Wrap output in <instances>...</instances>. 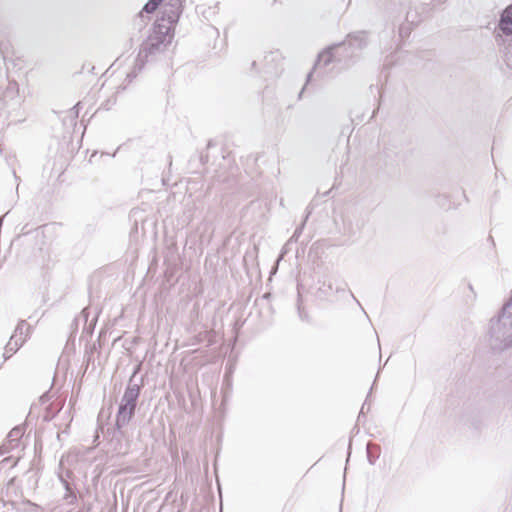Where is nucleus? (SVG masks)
<instances>
[{
    "instance_id": "nucleus-1",
    "label": "nucleus",
    "mask_w": 512,
    "mask_h": 512,
    "mask_svg": "<svg viewBox=\"0 0 512 512\" xmlns=\"http://www.w3.org/2000/svg\"><path fill=\"white\" fill-rule=\"evenodd\" d=\"M172 39L173 34H168L167 28L163 26L161 28L159 25L157 29L152 27L149 35L141 44L133 70L127 74V80L131 82L147 63L156 60L159 55L164 53Z\"/></svg>"
},
{
    "instance_id": "nucleus-2",
    "label": "nucleus",
    "mask_w": 512,
    "mask_h": 512,
    "mask_svg": "<svg viewBox=\"0 0 512 512\" xmlns=\"http://www.w3.org/2000/svg\"><path fill=\"white\" fill-rule=\"evenodd\" d=\"M491 349L504 351L512 347V296L489 321Z\"/></svg>"
},
{
    "instance_id": "nucleus-3",
    "label": "nucleus",
    "mask_w": 512,
    "mask_h": 512,
    "mask_svg": "<svg viewBox=\"0 0 512 512\" xmlns=\"http://www.w3.org/2000/svg\"><path fill=\"white\" fill-rule=\"evenodd\" d=\"M494 37L507 66L512 69V4L500 13Z\"/></svg>"
},
{
    "instance_id": "nucleus-4",
    "label": "nucleus",
    "mask_w": 512,
    "mask_h": 512,
    "mask_svg": "<svg viewBox=\"0 0 512 512\" xmlns=\"http://www.w3.org/2000/svg\"><path fill=\"white\" fill-rule=\"evenodd\" d=\"M367 45V33L365 31H358L349 34L347 40L343 43H339L332 47H329L318 56V63L323 62L324 66H328L330 63L335 61L336 55L342 49H347V46L351 49L361 50ZM351 57L354 56V50L349 54Z\"/></svg>"
},
{
    "instance_id": "nucleus-5",
    "label": "nucleus",
    "mask_w": 512,
    "mask_h": 512,
    "mask_svg": "<svg viewBox=\"0 0 512 512\" xmlns=\"http://www.w3.org/2000/svg\"><path fill=\"white\" fill-rule=\"evenodd\" d=\"M181 13L182 0H170V2L165 5L161 17L154 22L152 27L157 29L158 25L161 28L163 26L168 29V34L174 35V26L178 22Z\"/></svg>"
},
{
    "instance_id": "nucleus-6",
    "label": "nucleus",
    "mask_w": 512,
    "mask_h": 512,
    "mask_svg": "<svg viewBox=\"0 0 512 512\" xmlns=\"http://www.w3.org/2000/svg\"><path fill=\"white\" fill-rule=\"evenodd\" d=\"M142 386L143 379L140 383H132V379H129L118 409L136 410Z\"/></svg>"
},
{
    "instance_id": "nucleus-7",
    "label": "nucleus",
    "mask_w": 512,
    "mask_h": 512,
    "mask_svg": "<svg viewBox=\"0 0 512 512\" xmlns=\"http://www.w3.org/2000/svg\"><path fill=\"white\" fill-rule=\"evenodd\" d=\"M25 433V427L22 425L15 426L7 435L5 442L0 447V455L17 448Z\"/></svg>"
},
{
    "instance_id": "nucleus-8",
    "label": "nucleus",
    "mask_w": 512,
    "mask_h": 512,
    "mask_svg": "<svg viewBox=\"0 0 512 512\" xmlns=\"http://www.w3.org/2000/svg\"><path fill=\"white\" fill-rule=\"evenodd\" d=\"M136 410H124V409H118L115 417V431L113 438H118V441L120 438L124 437V431L123 428L126 427L129 422L132 420L133 416L135 415Z\"/></svg>"
},
{
    "instance_id": "nucleus-9",
    "label": "nucleus",
    "mask_w": 512,
    "mask_h": 512,
    "mask_svg": "<svg viewBox=\"0 0 512 512\" xmlns=\"http://www.w3.org/2000/svg\"><path fill=\"white\" fill-rule=\"evenodd\" d=\"M26 338H16V335H12L5 346V352L3 354L4 359H9L14 353H16L20 347L25 343Z\"/></svg>"
},
{
    "instance_id": "nucleus-10",
    "label": "nucleus",
    "mask_w": 512,
    "mask_h": 512,
    "mask_svg": "<svg viewBox=\"0 0 512 512\" xmlns=\"http://www.w3.org/2000/svg\"><path fill=\"white\" fill-rule=\"evenodd\" d=\"M158 5L153 0H148L142 10L139 12L137 16V25H139V29L142 28V26L146 25L145 17L143 13L151 14L154 13L158 9Z\"/></svg>"
},
{
    "instance_id": "nucleus-11",
    "label": "nucleus",
    "mask_w": 512,
    "mask_h": 512,
    "mask_svg": "<svg viewBox=\"0 0 512 512\" xmlns=\"http://www.w3.org/2000/svg\"><path fill=\"white\" fill-rule=\"evenodd\" d=\"M59 479H60L61 483L63 484V487H64V489L66 491L65 495H64V499H65L66 503L68 505L76 504V502H77V495L74 492L71 484L66 479H64V477L62 475H59Z\"/></svg>"
},
{
    "instance_id": "nucleus-12",
    "label": "nucleus",
    "mask_w": 512,
    "mask_h": 512,
    "mask_svg": "<svg viewBox=\"0 0 512 512\" xmlns=\"http://www.w3.org/2000/svg\"><path fill=\"white\" fill-rule=\"evenodd\" d=\"M31 326L27 324L26 320H20L15 328L13 335H16V338H28L30 335Z\"/></svg>"
},
{
    "instance_id": "nucleus-13",
    "label": "nucleus",
    "mask_w": 512,
    "mask_h": 512,
    "mask_svg": "<svg viewBox=\"0 0 512 512\" xmlns=\"http://www.w3.org/2000/svg\"><path fill=\"white\" fill-rule=\"evenodd\" d=\"M309 216H310V211L307 212L302 223L295 229L293 235L288 240V244H292V243H295L298 241L299 237L301 236V234L303 232V229L305 227L306 221L308 220Z\"/></svg>"
},
{
    "instance_id": "nucleus-14",
    "label": "nucleus",
    "mask_w": 512,
    "mask_h": 512,
    "mask_svg": "<svg viewBox=\"0 0 512 512\" xmlns=\"http://www.w3.org/2000/svg\"><path fill=\"white\" fill-rule=\"evenodd\" d=\"M297 311H298V316L299 318L302 320V321H308L309 318H308V314L307 312L304 310L303 306H302V299H301V295L300 293H298V299H297Z\"/></svg>"
},
{
    "instance_id": "nucleus-15",
    "label": "nucleus",
    "mask_w": 512,
    "mask_h": 512,
    "mask_svg": "<svg viewBox=\"0 0 512 512\" xmlns=\"http://www.w3.org/2000/svg\"><path fill=\"white\" fill-rule=\"evenodd\" d=\"M57 413H58V410H54L50 406H48L45 409V413L43 415V420L45 422H49L56 416Z\"/></svg>"
},
{
    "instance_id": "nucleus-16",
    "label": "nucleus",
    "mask_w": 512,
    "mask_h": 512,
    "mask_svg": "<svg viewBox=\"0 0 512 512\" xmlns=\"http://www.w3.org/2000/svg\"><path fill=\"white\" fill-rule=\"evenodd\" d=\"M368 397L366 398L365 402L363 403L361 410L358 415V421H361V418L365 415V410L369 411L370 405L367 403Z\"/></svg>"
},
{
    "instance_id": "nucleus-17",
    "label": "nucleus",
    "mask_w": 512,
    "mask_h": 512,
    "mask_svg": "<svg viewBox=\"0 0 512 512\" xmlns=\"http://www.w3.org/2000/svg\"><path fill=\"white\" fill-rule=\"evenodd\" d=\"M50 399H51L50 392H49V391H47V392L43 393V394L40 396L39 401L41 402V404H45V403H47Z\"/></svg>"
},
{
    "instance_id": "nucleus-18",
    "label": "nucleus",
    "mask_w": 512,
    "mask_h": 512,
    "mask_svg": "<svg viewBox=\"0 0 512 512\" xmlns=\"http://www.w3.org/2000/svg\"><path fill=\"white\" fill-rule=\"evenodd\" d=\"M290 244H288V242L284 245V247L282 248V251H281V254L280 256L278 257L277 259V262L281 261L283 256L287 253V247L289 246Z\"/></svg>"
},
{
    "instance_id": "nucleus-19",
    "label": "nucleus",
    "mask_w": 512,
    "mask_h": 512,
    "mask_svg": "<svg viewBox=\"0 0 512 512\" xmlns=\"http://www.w3.org/2000/svg\"><path fill=\"white\" fill-rule=\"evenodd\" d=\"M367 459L371 465H374L377 457H374L369 451L367 452Z\"/></svg>"
},
{
    "instance_id": "nucleus-20",
    "label": "nucleus",
    "mask_w": 512,
    "mask_h": 512,
    "mask_svg": "<svg viewBox=\"0 0 512 512\" xmlns=\"http://www.w3.org/2000/svg\"><path fill=\"white\" fill-rule=\"evenodd\" d=\"M140 371V364H138L135 368H134V371L132 373V376L130 377V379H132V383H135L134 382V378L136 376V374Z\"/></svg>"
},
{
    "instance_id": "nucleus-21",
    "label": "nucleus",
    "mask_w": 512,
    "mask_h": 512,
    "mask_svg": "<svg viewBox=\"0 0 512 512\" xmlns=\"http://www.w3.org/2000/svg\"><path fill=\"white\" fill-rule=\"evenodd\" d=\"M278 55H279L278 51L270 52L269 55L265 56V59L267 60L269 56L272 57V59H274L275 56H278Z\"/></svg>"
},
{
    "instance_id": "nucleus-22",
    "label": "nucleus",
    "mask_w": 512,
    "mask_h": 512,
    "mask_svg": "<svg viewBox=\"0 0 512 512\" xmlns=\"http://www.w3.org/2000/svg\"><path fill=\"white\" fill-rule=\"evenodd\" d=\"M11 460H12L11 457H7V458L3 459L1 463L6 465V464L10 463Z\"/></svg>"
},
{
    "instance_id": "nucleus-23",
    "label": "nucleus",
    "mask_w": 512,
    "mask_h": 512,
    "mask_svg": "<svg viewBox=\"0 0 512 512\" xmlns=\"http://www.w3.org/2000/svg\"><path fill=\"white\" fill-rule=\"evenodd\" d=\"M158 6L164 1V0H153Z\"/></svg>"
},
{
    "instance_id": "nucleus-24",
    "label": "nucleus",
    "mask_w": 512,
    "mask_h": 512,
    "mask_svg": "<svg viewBox=\"0 0 512 512\" xmlns=\"http://www.w3.org/2000/svg\"><path fill=\"white\" fill-rule=\"evenodd\" d=\"M304 89H305V87H303V88H302V90L300 91V93H299V95H298V98H299V99L302 97V94H303V92H304Z\"/></svg>"
},
{
    "instance_id": "nucleus-25",
    "label": "nucleus",
    "mask_w": 512,
    "mask_h": 512,
    "mask_svg": "<svg viewBox=\"0 0 512 512\" xmlns=\"http://www.w3.org/2000/svg\"><path fill=\"white\" fill-rule=\"evenodd\" d=\"M18 461H19V458L13 460L12 466H15L18 463Z\"/></svg>"
},
{
    "instance_id": "nucleus-26",
    "label": "nucleus",
    "mask_w": 512,
    "mask_h": 512,
    "mask_svg": "<svg viewBox=\"0 0 512 512\" xmlns=\"http://www.w3.org/2000/svg\"><path fill=\"white\" fill-rule=\"evenodd\" d=\"M115 450H116L118 453H124V452L122 451L121 447H120L119 449H117V448L115 447Z\"/></svg>"
},
{
    "instance_id": "nucleus-27",
    "label": "nucleus",
    "mask_w": 512,
    "mask_h": 512,
    "mask_svg": "<svg viewBox=\"0 0 512 512\" xmlns=\"http://www.w3.org/2000/svg\"><path fill=\"white\" fill-rule=\"evenodd\" d=\"M328 290H329V291H332V290H333V287H332V285H331V284H329V285H328Z\"/></svg>"
},
{
    "instance_id": "nucleus-28",
    "label": "nucleus",
    "mask_w": 512,
    "mask_h": 512,
    "mask_svg": "<svg viewBox=\"0 0 512 512\" xmlns=\"http://www.w3.org/2000/svg\"><path fill=\"white\" fill-rule=\"evenodd\" d=\"M256 66V61H253L252 62V67H255Z\"/></svg>"
},
{
    "instance_id": "nucleus-29",
    "label": "nucleus",
    "mask_w": 512,
    "mask_h": 512,
    "mask_svg": "<svg viewBox=\"0 0 512 512\" xmlns=\"http://www.w3.org/2000/svg\"><path fill=\"white\" fill-rule=\"evenodd\" d=\"M310 77H311V73H309V74L307 75V80H309V79H310Z\"/></svg>"
},
{
    "instance_id": "nucleus-30",
    "label": "nucleus",
    "mask_w": 512,
    "mask_h": 512,
    "mask_svg": "<svg viewBox=\"0 0 512 512\" xmlns=\"http://www.w3.org/2000/svg\"><path fill=\"white\" fill-rule=\"evenodd\" d=\"M13 176H14L16 179H18V177H17V175H16V173H15V172H13Z\"/></svg>"
},
{
    "instance_id": "nucleus-31",
    "label": "nucleus",
    "mask_w": 512,
    "mask_h": 512,
    "mask_svg": "<svg viewBox=\"0 0 512 512\" xmlns=\"http://www.w3.org/2000/svg\"><path fill=\"white\" fill-rule=\"evenodd\" d=\"M469 289H470L471 291H473V287H472V285H471V284L469 285Z\"/></svg>"
}]
</instances>
